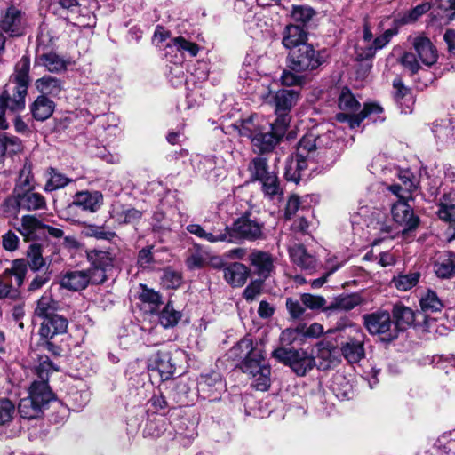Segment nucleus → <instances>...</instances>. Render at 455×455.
Segmentation results:
<instances>
[{
    "label": "nucleus",
    "instance_id": "53",
    "mask_svg": "<svg viewBox=\"0 0 455 455\" xmlns=\"http://www.w3.org/2000/svg\"><path fill=\"white\" fill-rule=\"evenodd\" d=\"M84 234L86 236L95 237L97 239L111 240L116 234L110 230H105L102 227L89 225L84 228Z\"/></svg>",
    "mask_w": 455,
    "mask_h": 455
},
{
    "label": "nucleus",
    "instance_id": "4",
    "mask_svg": "<svg viewBox=\"0 0 455 455\" xmlns=\"http://www.w3.org/2000/svg\"><path fill=\"white\" fill-rule=\"evenodd\" d=\"M54 398L53 393L45 381L35 380L29 387L28 395L20 399L18 412L23 419H38Z\"/></svg>",
    "mask_w": 455,
    "mask_h": 455
},
{
    "label": "nucleus",
    "instance_id": "48",
    "mask_svg": "<svg viewBox=\"0 0 455 455\" xmlns=\"http://www.w3.org/2000/svg\"><path fill=\"white\" fill-rule=\"evenodd\" d=\"M71 182V180L64 176L62 173L57 172L53 168L49 170V178L45 184L46 191H53L64 188Z\"/></svg>",
    "mask_w": 455,
    "mask_h": 455
},
{
    "label": "nucleus",
    "instance_id": "44",
    "mask_svg": "<svg viewBox=\"0 0 455 455\" xmlns=\"http://www.w3.org/2000/svg\"><path fill=\"white\" fill-rule=\"evenodd\" d=\"M419 277L420 274L419 272H411L394 277L392 283L398 290L406 291L419 283Z\"/></svg>",
    "mask_w": 455,
    "mask_h": 455
},
{
    "label": "nucleus",
    "instance_id": "20",
    "mask_svg": "<svg viewBox=\"0 0 455 455\" xmlns=\"http://www.w3.org/2000/svg\"><path fill=\"white\" fill-rule=\"evenodd\" d=\"M72 204L84 211L96 212L103 204V196L99 191H79L74 196Z\"/></svg>",
    "mask_w": 455,
    "mask_h": 455
},
{
    "label": "nucleus",
    "instance_id": "49",
    "mask_svg": "<svg viewBox=\"0 0 455 455\" xmlns=\"http://www.w3.org/2000/svg\"><path fill=\"white\" fill-rule=\"evenodd\" d=\"M31 180V164L29 163H25L24 166L20 171L14 189H19L20 191L32 189Z\"/></svg>",
    "mask_w": 455,
    "mask_h": 455
},
{
    "label": "nucleus",
    "instance_id": "38",
    "mask_svg": "<svg viewBox=\"0 0 455 455\" xmlns=\"http://www.w3.org/2000/svg\"><path fill=\"white\" fill-rule=\"evenodd\" d=\"M248 171L252 180L261 181L272 171H269L267 159L264 157L253 158L248 166Z\"/></svg>",
    "mask_w": 455,
    "mask_h": 455
},
{
    "label": "nucleus",
    "instance_id": "61",
    "mask_svg": "<svg viewBox=\"0 0 455 455\" xmlns=\"http://www.w3.org/2000/svg\"><path fill=\"white\" fill-rule=\"evenodd\" d=\"M400 62L404 68L409 69L411 74L417 73L419 69V61L411 52H404L401 57Z\"/></svg>",
    "mask_w": 455,
    "mask_h": 455
},
{
    "label": "nucleus",
    "instance_id": "60",
    "mask_svg": "<svg viewBox=\"0 0 455 455\" xmlns=\"http://www.w3.org/2000/svg\"><path fill=\"white\" fill-rule=\"evenodd\" d=\"M303 174L298 169V164L293 162L292 159L286 163L284 177L288 181L298 183L302 178Z\"/></svg>",
    "mask_w": 455,
    "mask_h": 455
},
{
    "label": "nucleus",
    "instance_id": "15",
    "mask_svg": "<svg viewBox=\"0 0 455 455\" xmlns=\"http://www.w3.org/2000/svg\"><path fill=\"white\" fill-rule=\"evenodd\" d=\"M148 369L159 373L162 379H170L175 371L169 351H158L148 360Z\"/></svg>",
    "mask_w": 455,
    "mask_h": 455
},
{
    "label": "nucleus",
    "instance_id": "62",
    "mask_svg": "<svg viewBox=\"0 0 455 455\" xmlns=\"http://www.w3.org/2000/svg\"><path fill=\"white\" fill-rule=\"evenodd\" d=\"M142 216L141 212L134 209L128 208L122 211L118 215V220L123 223H134L138 221Z\"/></svg>",
    "mask_w": 455,
    "mask_h": 455
},
{
    "label": "nucleus",
    "instance_id": "6",
    "mask_svg": "<svg viewBox=\"0 0 455 455\" xmlns=\"http://www.w3.org/2000/svg\"><path fill=\"white\" fill-rule=\"evenodd\" d=\"M347 339L340 343V352L348 363H359L365 357L364 342L366 335L355 324H347L342 328Z\"/></svg>",
    "mask_w": 455,
    "mask_h": 455
},
{
    "label": "nucleus",
    "instance_id": "1",
    "mask_svg": "<svg viewBox=\"0 0 455 455\" xmlns=\"http://www.w3.org/2000/svg\"><path fill=\"white\" fill-rule=\"evenodd\" d=\"M231 353L242 360L241 370L251 379V386L259 391H267L271 386V369L264 362L263 351L253 345L250 338L241 339Z\"/></svg>",
    "mask_w": 455,
    "mask_h": 455
},
{
    "label": "nucleus",
    "instance_id": "26",
    "mask_svg": "<svg viewBox=\"0 0 455 455\" xmlns=\"http://www.w3.org/2000/svg\"><path fill=\"white\" fill-rule=\"evenodd\" d=\"M60 284L68 291H78L89 285V277L85 270L68 271L62 275Z\"/></svg>",
    "mask_w": 455,
    "mask_h": 455
},
{
    "label": "nucleus",
    "instance_id": "14",
    "mask_svg": "<svg viewBox=\"0 0 455 455\" xmlns=\"http://www.w3.org/2000/svg\"><path fill=\"white\" fill-rule=\"evenodd\" d=\"M299 97L298 91L294 89H283L277 91L273 96V104L275 108V114L277 116L275 121H279L281 117H287V125L290 123L291 117L289 113L293 106L297 103Z\"/></svg>",
    "mask_w": 455,
    "mask_h": 455
},
{
    "label": "nucleus",
    "instance_id": "10",
    "mask_svg": "<svg viewBox=\"0 0 455 455\" xmlns=\"http://www.w3.org/2000/svg\"><path fill=\"white\" fill-rule=\"evenodd\" d=\"M363 325L370 334L379 335L384 341H392L397 338V331L394 329L390 314L386 310L363 315Z\"/></svg>",
    "mask_w": 455,
    "mask_h": 455
},
{
    "label": "nucleus",
    "instance_id": "31",
    "mask_svg": "<svg viewBox=\"0 0 455 455\" xmlns=\"http://www.w3.org/2000/svg\"><path fill=\"white\" fill-rule=\"evenodd\" d=\"M20 204L23 210L31 212L46 207L45 198L41 194L34 192L33 189L20 191Z\"/></svg>",
    "mask_w": 455,
    "mask_h": 455
},
{
    "label": "nucleus",
    "instance_id": "2",
    "mask_svg": "<svg viewBox=\"0 0 455 455\" xmlns=\"http://www.w3.org/2000/svg\"><path fill=\"white\" fill-rule=\"evenodd\" d=\"M266 123L258 116L252 115L243 119L239 124L238 132L241 136L251 140L254 151L265 153L272 151L284 136L287 130V117L270 124V130H267Z\"/></svg>",
    "mask_w": 455,
    "mask_h": 455
},
{
    "label": "nucleus",
    "instance_id": "21",
    "mask_svg": "<svg viewBox=\"0 0 455 455\" xmlns=\"http://www.w3.org/2000/svg\"><path fill=\"white\" fill-rule=\"evenodd\" d=\"M413 48L420 61L426 66H432L437 60V50L432 42L425 36H417L412 42Z\"/></svg>",
    "mask_w": 455,
    "mask_h": 455
},
{
    "label": "nucleus",
    "instance_id": "11",
    "mask_svg": "<svg viewBox=\"0 0 455 455\" xmlns=\"http://www.w3.org/2000/svg\"><path fill=\"white\" fill-rule=\"evenodd\" d=\"M186 229L190 233L209 243L232 242L231 229L220 220L211 224L204 221V225L189 224Z\"/></svg>",
    "mask_w": 455,
    "mask_h": 455
},
{
    "label": "nucleus",
    "instance_id": "46",
    "mask_svg": "<svg viewBox=\"0 0 455 455\" xmlns=\"http://www.w3.org/2000/svg\"><path fill=\"white\" fill-rule=\"evenodd\" d=\"M166 46H173L180 52H187L191 57H196L199 52V46L196 44L187 40L183 36L174 37Z\"/></svg>",
    "mask_w": 455,
    "mask_h": 455
},
{
    "label": "nucleus",
    "instance_id": "27",
    "mask_svg": "<svg viewBox=\"0 0 455 455\" xmlns=\"http://www.w3.org/2000/svg\"><path fill=\"white\" fill-rule=\"evenodd\" d=\"M249 261L255 272L263 278L268 277L274 267L270 254L262 251H251L249 255Z\"/></svg>",
    "mask_w": 455,
    "mask_h": 455
},
{
    "label": "nucleus",
    "instance_id": "16",
    "mask_svg": "<svg viewBox=\"0 0 455 455\" xmlns=\"http://www.w3.org/2000/svg\"><path fill=\"white\" fill-rule=\"evenodd\" d=\"M395 34V32L392 29H387L376 37L371 44L356 46V59L360 61L371 60L377 51L385 47Z\"/></svg>",
    "mask_w": 455,
    "mask_h": 455
},
{
    "label": "nucleus",
    "instance_id": "24",
    "mask_svg": "<svg viewBox=\"0 0 455 455\" xmlns=\"http://www.w3.org/2000/svg\"><path fill=\"white\" fill-rule=\"evenodd\" d=\"M307 32L301 26L290 24L283 32V45L291 51L299 48L300 44H307Z\"/></svg>",
    "mask_w": 455,
    "mask_h": 455
},
{
    "label": "nucleus",
    "instance_id": "23",
    "mask_svg": "<svg viewBox=\"0 0 455 455\" xmlns=\"http://www.w3.org/2000/svg\"><path fill=\"white\" fill-rule=\"evenodd\" d=\"M290 257L294 264L301 269L314 272L317 268L315 258L309 254L306 248L301 244H294L289 249Z\"/></svg>",
    "mask_w": 455,
    "mask_h": 455
},
{
    "label": "nucleus",
    "instance_id": "13",
    "mask_svg": "<svg viewBox=\"0 0 455 455\" xmlns=\"http://www.w3.org/2000/svg\"><path fill=\"white\" fill-rule=\"evenodd\" d=\"M419 182L415 176L408 170L401 171L398 174V182L387 185L386 189L395 198L412 199V193L417 190Z\"/></svg>",
    "mask_w": 455,
    "mask_h": 455
},
{
    "label": "nucleus",
    "instance_id": "41",
    "mask_svg": "<svg viewBox=\"0 0 455 455\" xmlns=\"http://www.w3.org/2000/svg\"><path fill=\"white\" fill-rule=\"evenodd\" d=\"M21 150V141L15 136L0 135V156L16 154Z\"/></svg>",
    "mask_w": 455,
    "mask_h": 455
},
{
    "label": "nucleus",
    "instance_id": "18",
    "mask_svg": "<svg viewBox=\"0 0 455 455\" xmlns=\"http://www.w3.org/2000/svg\"><path fill=\"white\" fill-rule=\"evenodd\" d=\"M0 28L12 36H19L23 34L21 12L15 7H9L0 20Z\"/></svg>",
    "mask_w": 455,
    "mask_h": 455
},
{
    "label": "nucleus",
    "instance_id": "37",
    "mask_svg": "<svg viewBox=\"0 0 455 455\" xmlns=\"http://www.w3.org/2000/svg\"><path fill=\"white\" fill-rule=\"evenodd\" d=\"M87 259L93 267L108 270V268L113 266V257L108 251L90 250L87 251Z\"/></svg>",
    "mask_w": 455,
    "mask_h": 455
},
{
    "label": "nucleus",
    "instance_id": "39",
    "mask_svg": "<svg viewBox=\"0 0 455 455\" xmlns=\"http://www.w3.org/2000/svg\"><path fill=\"white\" fill-rule=\"evenodd\" d=\"M260 183L264 195L269 198H274L275 196H281L283 194L279 179L275 172H272L266 176Z\"/></svg>",
    "mask_w": 455,
    "mask_h": 455
},
{
    "label": "nucleus",
    "instance_id": "7",
    "mask_svg": "<svg viewBox=\"0 0 455 455\" xmlns=\"http://www.w3.org/2000/svg\"><path fill=\"white\" fill-rule=\"evenodd\" d=\"M30 60L23 56L15 66V72L11 77L10 83L5 85L11 86L10 92L13 94L12 101L10 106L12 108H24L25 98L29 83Z\"/></svg>",
    "mask_w": 455,
    "mask_h": 455
},
{
    "label": "nucleus",
    "instance_id": "43",
    "mask_svg": "<svg viewBox=\"0 0 455 455\" xmlns=\"http://www.w3.org/2000/svg\"><path fill=\"white\" fill-rule=\"evenodd\" d=\"M11 86L4 88V92L0 96V129H6L8 127L7 122L4 118L5 110L8 109L12 112L20 111L23 108H12L10 106L12 101L13 94L10 92Z\"/></svg>",
    "mask_w": 455,
    "mask_h": 455
},
{
    "label": "nucleus",
    "instance_id": "19",
    "mask_svg": "<svg viewBox=\"0 0 455 455\" xmlns=\"http://www.w3.org/2000/svg\"><path fill=\"white\" fill-rule=\"evenodd\" d=\"M383 108L376 103H365L363 108L358 113L351 115V112H341L336 115V119L341 123H348L350 128L360 125L362 121L373 114H379Z\"/></svg>",
    "mask_w": 455,
    "mask_h": 455
},
{
    "label": "nucleus",
    "instance_id": "63",
    "mask_svg": "<svg viewBox=\"0 0 455 455\" xmlns=\"http://www.w3.org/2000/svg\"><path fill=\"white\" fill-rule=\"evenodd\" d=\"M20 239L13 231H8L2 237L3 247L9 251H15L19 246Z\"/></svg>",
    "mask_w": 455,
    "mask_h": 455
},
{
    "label": "nucleus",
    "instance_id": "3",
    "mask_svg": "<svg viewBox=\"0 0 455 455\" xmlns=\"http://www.w3.org/2000/svg\"><path fill=\"white\" fill-rule=\"evenodd\" d=\"M323 59L320 52L307 44H300L299 48L290 51L287 57V67L290 70H283L281 81L283 85L295 86L303 84L305 77L301 75L294 74L312 71L320 67Z\"/></svg>",
    "mask_w": 455,
    "mask_h": 455
},
{
    "label": "nucleus",
    "instance_id": "25",
    "mask_svg": "<svg viewBox=\"0 0 455 455\" xmlns=\"http://www.w3.org/2000/svg\"><path fill=\"white\" fill-rule=\"evenodd\" d=\"M44 250L43 246L39 243H32L29 245L27 251V267L34 272H38L40 270L45 271V269L50 267L51 260L48 259L47 257H44Z\"/></svg>",
    "mask_w": 455,
    "mask_h": 455
},
{
    "label": "nucleus",
    "instance_id": "9",
    "mask_svg": "<svg viewBox=\"0 0 455 455\" xmlns=\"http://www.w3.org/2000/svg\"><path fill=\"white\" fill-rule=\"evenodd\" d=\"M272 356L278 362L290 366L299 376H304L315 365V360L304 350L277 347Z\"/></svg>",
    "mask_w": 455,
    "mask_h": 455
},
{
    "label": "nucleus",
    "instance_id": "54",
    "mask_svg": "<svg viewBox=\"0 0 455 455\" xmlns=\"http://www.w3.org/2000/svg\"><path fill=\"white\" fill-rule=\"evenodd\" d=\"M314 15L315 11L311 7L305 5L293 6L291 12L293 20L302 23L308 22L313 18Z\"/></svg>",
    "mask_w": 455,
    "mask_h": 455
},
{
    "label": "nucleus",
    "instance_id": "64",
    "mask_svg": "<svg viewBox=\"0 0 455 455\" xmlns=\"http://www.w3.org/2000/svg\"><path fill=\"white\" fill-rule=\"evenodd\" d=\"M140 298L143 302L151 304L154 307H157L158 305H160L162 303L161 296L158 292H156L153 290H150V289H147L145 287L143 288V290L140 295Z\"/></svg>",
    "mask_w": 455,
    "mask_h": 455
},
{
    "label": "nucleus",
    "instance_id": "36",
    "mask_svg": "<svg viewBox=\"0 0 455 455\" xmlns=\"http://www.w3.org/2000/svg\"><path fill=\"white\" fill-rule=\"evenodd\" d=\"M37 90L45 94L56 96L62 91V82L57 77L44 76L36 81Z\"/></svg>",
    "mask_w": 455,
    "mask_h": 455
},
{
    "label": "nucleus",
    "instance_id": "5",
    "mask_svg": "<svg viewBox=\"0 0 455 455\" xmlns=\"http://www.w3.org/2000/svg\"><path fill=\"white\" fill-rule=\"evenodd\" d=\"M396 199L391 206L393 223H383L379 227L381 232L390 235V236H394L399 232L396 230L399 227L403 228L402 232L405 233L414 230L419 224V218L414 214L412 208L408 204L410 199Z\"/></svg>",
    "mask_w": 455,
    "mask_h": 455
},
{
    "label": "nucleus",
    "instance_id": "12",
    "mask_svg": "<svg viewBox=\"0 0 455 455\" xmlns=\"http://www.w3.org/2000/svg\"><path fill=\"white\" fill-rule=\"evenodd\" d=\"M264 223L252 218L251 213H245L238 218L230 228L232 238H243L255 241L263 237Z\"/></svg>",
    "mask_w": 455,
    "mask_h": 455
},
{
    "label": "nucleus",
    "instance_id": "57",
    "mask_svg": "<svg viewBox=\"0 0 455 455\" xmlns=\"http://www.w3.org/2000/svg\"><path fill=\"white\" fill-rule=\"evenodd\" d=\"M315 138L314 135H306L304 136L299 142L298 146V153L299 156L306 155L309 156V155L315 151L316 148Z\"/></svg>",
    "mask_w": 455,
    "mask_h": 455
},
{
    "label": "nucleus",
    "instance_id": "59",
    "mask_svg": "<svg viewBox=\"0 0 455 455\" xmlns=\"http://www.w3.org/2000/svg\"><path fill=\"white\" fill-rule=\"evenodd\" d=\"M107 269L93 267L85 270L87 276L89 277V284H100L107 280L106 275Z\"/></svg>",
    "mask_w": 455,
    "mask_h": 455
},
{
    "label": "nucleus",
    "instance_id": "45",
    "mask_svg": "<svg viewBox=\"0 0 455 455\" xmlns=\"http://www.w3.org/2000/svg\"><path fill=\"white\" fill-rule=\"evenodd\" d=\"M420 307L423 312L433 313L441 311L443 305L435 291H427L420 299Z\"/></svg>",
    "mask_w": 455,
    "mask_h": 455
},
{
    "label": "nucleus",
    "instance_id": "22",
    "mask_svg": "<svg viewBox=\"0 0 455 455\" xmlns=\"http://www.w3.org/2000/svg\"><path fill=\"white\" fill-rule=\"evenodd\" d=\"M44 223L36 215H24L20 220V226L17 228L25 240H35L44 234Z\"/></svg>",
    "mask_w": 455,
    "mask_h": 455
},
{
    "label": "nucleus",
    "instance_id": "33",
    "mask_svg": "<svg viewBox=\"0 0 455 455\" xmlns=\"http://www.w3.org/2000/svg\"><path fill=\"white\" fill-rule=\"evenodd\" d=\"M54 102L44 95H40L31 106V113L35 119L44 121L49 118L54 110Z\"/></svg>",
    "mask_w": 455,
    "mask_h": 455
},
{
    "label": "nucleus",
    "instance_id": "55",
    "mask_svg": "<svg viewBox=\"0 0 455 455\" xmlns=\"http://www.w3.org/2000/svg\"><path fill=\"white\" fill-rule=\"evenodd\" d=\"M52 276V271L48 269V267L42 274L36 275L33 280L30 282L28 291L29 292L36 291L42 289L45 284H47Z\"/></svg>",
    "mask_w": 455,
    "mask_h": 455
},
{
    "label": "nucleus",
    "instance_id": "40",
    "mask_svg": "<svg viewBox=\"0 0 455 455\" xmlns=\"http://www.w3.org/2000/svg\"><path fill=\"white\" fill-rule=\"evenodd\" d=\"M181 318V313L168 302L159 314V323L164 328L174 327Z\"/></svg>",
    "mask_w": 455,
    "mask_h": 455
},
{
    "label": "nucleus",
    "instance_id": "51",
    "mask_svg": "<svg viewBox=\"0 0 455 455\" xmlns=\"http://www.w3.org/2000/svg\"><path fill=\"white\" fill-rule=\"evenodd\" d=\"M20 190L14 189L13 195L7 197L2 204L4 212L9 215L16 214L19 210L21 209V204H20Z\"/></svg>",
    "mask_w": 455,
    "mask_h": 455
},
{
    "label": "nucleus",
    "instance_id": "47",
    "mask_svg": "<svg viewBox=\"0 0 455 455\" xmlns=\"http://www.w3.org/2000/svg\"><path fill=\"white\" fill-rule=\"evenodd\" d=\"M339 107L343 111L355 113L358 110L360 103L349 89L343 88L339 98Z\"/></svg>",
    "mask_w": 455,
    "mask_h": 455
},
{
    "label": "nucleus",
    "instance_id": "58",
    "mask_svg": "<svg viewBox=\"0 0 455 455\" xmlns=\"http://www.w3.org/2000/svg\"><path fill=\"white\" fill-rule=\"evenodd\" d=\"M162 283L167 289H175L181 283V276L172 270H166L162 277Z\"/></svg>",
    "mask_w": 455,
    "mask_h": 455
},
{
    "label": "nucleus",
    "instance_id": "32",
    "mask_svg": "<svg viewBox=\"0 0 455 455\" xmlns=\"http://www.w3.org/2000/svg\"><path fill=\"white\" fill-rule=\"evenodd\" d=\"M59 308V302L53 299L51 290H47L37 300L34 311L36 316L44 318L55 313Z\"/></svg>",
    "mask_w": 455,
    "mask_h": 455
},
{
    "label": "nucleus",
    "instance_id": "50",
    "mask_svg": "<svg viewBox=\"0 0 455 455\" xmlns=\"http://www.w3.org/2000/svg\"><path fill=\"white\" fill-rule=\"evenodd\" d=\"M39 365L36 367V371L40 378L39 381H45L47 384L48 375L50 372L58 371L59 368L55 366V364L48 358L47 355L40 357Z\"/></svg>",
    "mask_w": 455,
    "mask_h": 455
},
{
    "label": "nucleus",
    "instance_id": "28",
    "mask_svg": "<svg viewBox=\"0 0 455 455\" xmlns=\"http://www.w3.org/2000/svg\"><path fill=\"white\" fill-rule=\"evenodd\" d=\"M249 275L247 267L242 263L235 262L224 268L225 280L234 287L243 286Z\"/></svg>",
    "mask_w": 455,
    "mask_h": 455
},
{
    "label": "nucleus",
    "instance_id": "56",
    "mask_svg": "<svg viewBox=\"0 0 455 455\" xmlns=\"http://www.w3.org/2000/svg\"><path fill=\"white\" fill-rule=\"evenodd\" d=\"M301 303L309 309H319L325 306V299L323 297L315 296L309 293L301 295Z\"/></svg>",
    "mask_w": 455,
    "mask_h": 455
},
{
    "label": "nucleus",
    "instance_id": "8",
    "mask_svg": "<svg viewBox=\"0 0 455 455\" xmlns=\"http://www.w3.org/2000/svg\"><path fill=\"white\" fill-rule=\"evenodd\" d=\"M27 274L25 259H15L12 267L0 275V299H17L20 288L23 284Z\"/></svg>",
    "mask_w": 455,
    "mask_h": 455
},
{
    "label": "nucleus",
    "instance_id": "42",
    "mask_svg": "<svg viewBox=\"0 0 455 455\" xmlns=\"http://www.w3.org/2000/svg\"><path fill=\"white\" fill-rule=\"evenodd\" d=\"M16 412L14 403L8 398L0 399V427H7Z\"/></svg>",
    "mask_w": 455,
    "mask_h": 455
},
{
    "label": "nucleus",
    "instance_id": "34",
    "mask_svg": "<svg viewBox=\"0 0 455 455\" xmlns=\"http://www.w3.org/2000/svg\"><path fill=\"white\" fill-rule=\"evenodd\" d=\"M37 62L52 73H60L67 69V61L52 52L41 54L37 58Z\"/></svg>",
    "mask_w": 455,
    "mask_h": 455
},
{
    "label": "nucleus",
    "instance_id": "29",
    "mask_svg": "<svg viewBox=\"0 0 455 455\" xmlns=\"http://www.w3.org/2000/svg\"><path fill=\"white\" fill-rule=\"evenodd\" d=\"M392 314L395 319L394 329L397 333L411 326L416 317L415 312L411 308L400 304L394 306Z\"/></svg>",
    "mask_w": 455,
    "mask_h": 455
},
{
    "label": "nucleus",
    "instance_id": "35",
    "mask_svg": "<svg viewBox=\"0 0 455 455\" xmlns=\"http://www.w3.org/2000/svg\"><path fill=\"white\" fill-rule=\"evenodd\" d=\"M362 299L359 295L353 293L345 296H339L326 307L327 311L341 310L349 311L360 305Z\"/></svg>",
    "mask_w": 455,
    "mask_h": 455
},
{
    "label": "nucleus",
    "instance_id": "30",
    "mask_svg": "<svg viewBox=\"0 0 455 455\" xmlns=\"http://www.w3.org/2000/svg\"><path fill=\"white\" fill-rule=\"evenodd\" d=\"M434 270L441 278H450L454 275L455 254L451 251L442 253L435 263Z\"/></svg>",
    "mask_w": 455,
    "mask_h": 455
},
{
    "label": "nucleus",
    "instance_id": "52",
    "mask_svg": "<svg viewBox=\"0 0 455 455\" xmlns=\"http://www.w3.org/2000/svg\"><path fill=\"white\" fill-rule=\"evenodd\" d=\"M430 9L428 3H424L417 5L415 8L411 10L408 13L403 15L399 20L400 24H407L416 21L422 14L426 13Z\"/></svg>",
    "mask_w": 455,
    "mask_h": 455
},
{
    "label": "nucleus",
    "instance_id": "17",
    "mask_svg": "<svg viewBox=\"0 0 455 455\" xmlns=\"http://www.w3.org/2000/svg\"><path fill=\"white\" fill-rule=\"evenodd\" d=\"M68 324L64 316L54 313L44 318L39 333L44 339H52L55 335L66 332Z\"/></svg>",
    "mask_w": 455,
    "mask_h": 455
}]
</instances>
